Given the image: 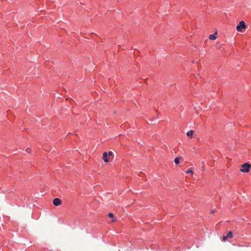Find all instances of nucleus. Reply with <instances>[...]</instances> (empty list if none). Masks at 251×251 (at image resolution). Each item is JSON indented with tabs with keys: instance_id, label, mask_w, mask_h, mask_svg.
<instances>
[{
	"instance_id": "nucleus-1",
	"label": "nucleus",
	"mask_w": 251,
	"mask_h": 251,
	"mask_svg": "<svg viewBox=\"0 0 251 251\" xmlns=\"http://www.w3.org/2000/svg\"><path fill=\"white\" fill-rule=\"evenodd\" d=\"M251 168V165L248 163H245L242 165L240 171L243 173H248Z\"/></svg>"
},
{
	"instance_id": "nucleus-2",
	"label": "nucleus",
	"mask_w": 251,
	"mask_h": 251,
	"mask_svg": "<svg viewBox=\"0 0 251 251\" xmlns=\"http://www.w3.org/2000/svg\"><path fill=\"white\" fill-rule=\"evenodd\" d=\"M246 25L244 21H241L239 22V25L236 26V30L238 31H241L243 29H245Z\"/></svg>"
},
{
	"instance_id": "nucleus-3",
	"label": "nucleus",
	"mask_w": 251,
	"mask_h": 251,
	"mask_svg": "<svg viewBox=\"0 0 251 251\" xmlns=\"http://www.w3.org/2000/svg\"><path fill=\"white\" fill-rule=\"evenodd\" d=\"M61 203H62V201L61 199H60L59 198H55L53 200V204L56 206L61 205Z\"/></svg>"
},
{
	"instance_id": "nucleus-4",
	"label": "nucleus",
	"mask_w": 251,
	"mask_h": 251,
	"mask_svg": "<svg viewBox=\"0 0 251 251\" xmlns=\"http://www.w3.org/2000/svg\"><path fill=\"white\" fill-rule=\"evenodd\" d=\"M102 159L104 160V161L106 163H107L109 161L108 159L107 153L106 152H104L103 153Z\"/></svg>"
},
{
	"instance_id": "nucleus-5",
	"label": "nucleus",
	"mask_w": 251,
	"mask_h": 251,
	"mask_svg": "<svg viewBox=\"0 0 251 251\" xmlns=\"http://www.w3.org/2000/svg\"><path fill=\"white\" fill-rule=\"evenodd\" d=\"M217 32H216L214 34H211L209 36V39L212 40H214L217 38Z\"/></svg>"
},
{
	"instance_id": "nucleus-6",
	"label": "nucleus",
	"mask_w": 251,
	"mask_h": 251,
	"mask_svg": "<svg viewBox=\"0 0 251 251\" xmlns=\"http://www.w3.org/2000/svg\"><path fill=\"white\" fill-rule=\"evenodd\" d=\"M226 237L229 238H231L233 237V233L231 231H229L226 235Z\"/></svg>"
},
{
	"instance_id": "nucleus-7",
	"label": "nucleus",
	"mask_w": 251,
	"mask_h": 251,
	"mask_svg": "<svg viewBox=\"0 0 251 251\" xmlns=\"http://www.w3.org/2000/svg\"><path fill=\"white\" fill-rule=\"evenodd\" d=\"M194 131H193V130H190V131H189L188 132H187V135L188 136H189V137H192V135H193V134H194Z\"/></svg>"
},
{
	"instance_id": "nucleus-8",
	"label": "nucleus",
	"mask_w": 251,
	"mask_h": 251,
	"mask_svg": "<svg viewBox=\"0 0 251 251\" xmlns=\"http://www.w3.org/2000/svg\"><path fill=\"white\" fill-rule=\"evenodd\" d=\"M186 173L190 174L191 175H193L194 174V171L191 169L189 168L186 171Z\"/></svg>"
},
{
	"instance_id": "nucleus-9",
	"label": "nucleus",
	"mask_w": 251,
	"mask_h": 251,
	"mask_svg": "<svg viewBox=\"0 0 251 251\" xmlns=\"http://www.w3.org/2000/svg\"><path fill=\"white\" fill-rule=\"evenodd\" d=\"M179 159H181V157H180V158H179V157H176V158H175V160H174V162H175V163L176 165H177V164H178L179 163V162H180V161H179Z\"/></svg>"
},
{
	"instance_id": "nucleus-10",
	"label": "nucleus",
	"mask_w": 251,
	"mask_h": 251,
	"mask_svg": "<svg viewBox=\"0 0 251 251\" xmlns=\"http://www.w3.org/2000/svg\"><path fill=\"white\" fill-rule=\"evenodd\" d=\"M108 216H109V217H110L111 218H114V214L112 213H108Z\"/></svg>"
},
{
	"instance_id": "nucleus-11",
	"label": "nucleus",
	"mask_w": 251,
	"mask_h": 251,
	"mask_svg": "<svg viewBox=\"0 0 251 251\" xmlns=\"http://www.w3.org/2000/svg\"><path fill=\"white\" fill-rule=\"evenodd\" d=\"M228 238L226 237V236H223L222 240L224 242H225Z\"/></svg>"
},
{
	"instance_id": "nucleus-12",
	"label": "nucleus",
	"mask_w": 251,
	"mask_h": 251,
	"mask_svg": "<svg viewBox=\"0 0 251 251\" xmlns=\"http://www.w3.org/2000/svg\"><path fill=\"white\" fill-rule=\"evenodd\" d=\"M113 154V153L112 151H108V152L107 153V155H108L109 156H111Z\"/></svg>"
},
{
	"instance_id": "nucleus-13",
	"label": "nucleus",
	"mask_w": 251,
	"mask_h": 251,
	"mask_svg": "<svg viewBox=\"0 0 251 251\" xmlns=\"http://www.w3.org/2000/svg\"><path fill=\"white\" fill-rule=\"evenodd\" d=\"M30 149H29V148H27V149H26V151L27 152H28V153H29V152H30Z\"/></svg>"
},
{
	"instance_id": "nucleus-14",
	"label": "nucleus",
	"mask_w": 251,
	"mask_h": 251,
	"mask_svg": "<svg viewBox=\"0 0 251 251\" xmlns=\"http://www.w3.org/2000/svg\"><path fill=\"white\" fill-rule=\"evenodd\" d=\"M214 212H215V211H214V210H212V213H214Z\"/></svg>"
},
{
	"instance_id": "nucleus-15",
	"label": "nucleus",
	"mask_w": 251,
	"mask_h": 251,
	"mask_svg": "<svg viewBox=\"0 0 251 251\" xmlns=\"http://www.w3.org/2000/svg\"><path fill=\"white\" fill-rule=\"evenodd\" d=\"M234 246H236L237 245L236 244H233Z\"/></svg>"
}]
</instances>
